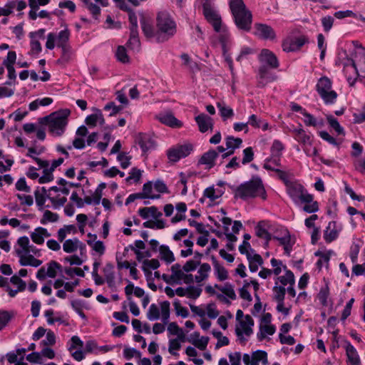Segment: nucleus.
Listing matches in <instances>:
<instances>
[{
	"mask_svg": "<svg viewBox=\"0 0 365 365\" xmlns=\"http://www.w3.org/2000/svg\"><path fill=\"white\" fill-rule=\"evenodd\" d=\"M234 197L247 200L250 198L260 197L262 200L267 199V192L262 179L258 176H253L247 182L242 183L233 189Z\"/></svg>",
	"mask_w": 365,
	"mask_h": 365,
	"instance_id": "1",
	"label": "nucleus"
},
{
	"mask_svg": "<svg viewBox=\"0 0 365 365\" xmlns=\"http://www.w3.org/2000/svg\"><path fill=\"white\" fill-rule=\"evenodd\" d=\"M70 114L71 111L69 109H62L38 118V122L42 125H48V130L51 133L60 136L65 130Z\"/></svg>",
	"mask_w": 365,
	"mask_h": 365,
	"instance_id": "2",
	"label": "nucleus"
},
{
	"mask_svg": "<svg viewBox=\"0 0 365 365\" xmlns=\"http://www.w3.org/2000/svg\"><path fill=\"white\" fill-rule=\"evenodd\" d=\"M230 8L234 17L235 23L239 29L249 31L251 29L252 15L242 0H231Z\"/></svg>",
	"mask_w": 365,
	"mask_h": 365,
	"instance_id": "3",
	"label": "nucleus"
},
{
	"mask_svg": "<svg viewBox=\"0 0 365 365\" xmlns=\"http://www.w3.org/2000/svg\"><path fill=\"white\" fill-rule=\"evenodd\" d=\"M158 31L168 36H173L176 31L175 23L171 19L170 14L166 11H160L158 14L157 18Z\"/></svg>",
	"mask_w": 365,
	"mask_h": 365,
	"instance_id": "4",
	"label": "nucleus"
},
{
	"mask_svg": "<svg viewBox=\"0 0 365 365\" xmlns=\"http://www.w3.org/2000/svg\"><path fill=\"white\" fill-rule=\"evenodd\" d=\"M331 81L327 77L319 78L317 84V91L326 103H333L337 98V93L334 91H330Z\"/></svg>",
	"mask_w": 365,
	"mask_h": 365,
	"instance_id": "5",
	"label": "nucleus"
},
{
	"mask_svg": "<svg viewBox=\"0 0 365 365\" xmlns=\"http://www.w3.org/2000/svg\"><path fill=\"white\" fill-rule=\"evenodd\" d=\"M309 42V38L306 36H301L293 38L287 37L282 41V49L286 52H292L299 50L306 43Z\"/></svg>",
	"mask_w": 365,
	"mask_h": 365,
	"instance_id": "6",
	"label": "nucleus"
},
{
	"mask_svg": "<svg viewBox=\"0 0 365 365\" xmlns=\"http://www.w3.org/2000/svg\"><path fill=\"white\" fill-rule=\"evenodd\" d=\"M203 14L207 21L212 25L214 30L219 32L222 24L220 16L208 4H203Z\"/></svg>",
	"mask_w": 365,
	"mask_h": 365,
	"instance_id": "7",
	"label": "nucleus"
},
{
	"mask_svg": "<svg viewBox=\"0 0 365 365\" xmlns=\"http://www.w3.org/2000/svg\"><path fill=\"white\" fill-rule=\"evenodd\" d=\"M255 34L262 39L273 40L276 37L274 29L269 25L264 24H255Z\"/></svg>",
	"mask_w": 365,
	"mask_h": 365,
	"instance_id": "8",
	"label": "nucleus"
},
{
	"mask_svg": "<svg viewBox=\"0 0 365 365\" xmlns=\"http://www.w3.org/2000/svg\"><path fill=\"white\" fill-rule=\"evenodd\" d=\"M195 120L198 125L199 130L201 133H205L209 129L212 130L213 129V120L209 115L201 113L195 118Z\"/></svg>",
	"mask_w": 365,
	"mask_h": 365,
	"instance_id": "9",
	"label": "nucleus"
},
{
	"mask_svg": "<svg viewBox=\"0 0 365 365\" xmlns=\"http://www.w3.org/2000/svg\"><path fill=\"white\" fill-rule=\"evenodd\" d=\"M218 156V153L215 150H210L205 153L200 160L198 164L205 165L206 168L210 170L215 165V159Z\"/></svg>",
	"mask_w": 365,
	"mask_h": 365,
	"instance_id": "10",
	"label": "nucleus"
},
{
	"mask_svg": "<svg viewBox=\"0 0 365 365\" xmlns=\"http://www.w3.org/2000/svg\"><path fill=\"white\" fill-rule=\"evenodd\" d=\"M158 118L162 123L172 128H180L182 125V122L178 120L173 115L172 112H168L165 114H160Z\"/></svg>",
	"mask_w": 365,
	"mask_h": 365,
	"instance_id": "11",
	"label": "nucleus"
},
{
	"mask_svg": "<svg viewBox=\"0 0 365 365\" xmlns=\"http://www.w3.org/2000/svg\"><path fill=\"white\" fill-rule=\"evenodd\" d=\"M137 143L140 146L143 153L155 147V141L150 135L145 133H139L136 138Z\"/></svg>",
	"mask_w": 365,
	"mask_h": 365,
	"instance_id": "12",
	"label": "nucleus"
},
{
	"mask_svg": "<svg viewBox=\"0 0 365 365\" xmlns=\"http://www.w3.org/2000/svg\"><path fill=\"white\" fill-rule=\"evenodd\" d=\"M262 61H264L270 68H277L279 62L277 56L268 49H262L260 54Z\"/></svg>",
	"mask_w": 365,
	"mask_h": 365,
	"instance_id": "13",
	"label": "nucleus"
},
{
	"mask_svg": "<svg viewBox=\"0 0 365 365\" xmlns=\"http://www.w3.org/2000/svg\"><path fill=\"white\" fill-rule=\"evenodd\" d=\"M17 255L20 257L19 263L22 266L30 265L32 267H37L42 264V261L38 259H36L33 255H22L21 250H16Z\"/></svg>",
	"mask_w": 365,
	"mask_h": 365,
	"instance_id": "14",
	"label": "nucleus"
},
{
	"mask_svg": "<svg viewBox=\"0 0 365 365\" xmlns=\"http://www.w3.org/2000/svg\"><path fill=\"white\" fill-rule=\"evenodd\" d=\"M346 354L347 356V363L351 365H361V361L357 351L349 342H346Z\"/></svg>",
	"mask_w": 365,
	"mask_h": 365,
	"instance_id": "15",
	"label": "nucleus"
},
{
	"mask_svg": "<svg viewBox=\"0 0 365 365\" xmlns=\"http://www.w3.org/2000/svg\"><path fill=\"white\" fill-rule=\"evenodd\" d=\"M140 24L144 35L148 38L153 37L155 34V29L150 19L142 16L140 19Z\"/></svg>",
	"mask_w": 365,
	"mask_h": 365,
	"instance_id": "16",
	"label": "nucleus"
},
{
	"mask_svg": "<svg viewBox=\"0 0 365 365\" xmlns=\"http://www.w3.org/2000/svg\"><path fill=\"white\" fill-rule=\"evenodd\" d=\"M139 215L143 218L147 219L150 216H152L153 218L157 219L162 216V212L158 211V208L155 206L152 207H145L143 208H140L138 210Z\"/></svg>",
	"mask_w": 365,
	"mask_h": 365,
	"instance_id": "17",
	"label": "nucleus"
},
{
	"mask_svg": "<svg viewBox=\"0 0 365 365\" xmlns=\"http://www.w3.org/2000/svg\"><path fill=\"white\" fill-rule=\"evenodd\" d=\"M334 227L335 222H330L324 232V238L327 243L331 242L338 236V232Z\"/></svg>",
	"mask_w": 365,
	"mask_h": 365,
	"instance_id": "18",
	"label": "nucleus"
},
{
	"mask_svg": "<svg viewBox=\"0 0 365 365\" xmlns=\"http://www.w3.org/2000/svg\"><path fill=\"white\" fill-rule=\"evenodd\" d=\"M134 292V294L137 297H142L145 294L144 290L138 287H134L133 284L129 283L125 287V295L128 297V300H131V295Z\"/></svg>",
	"mask_w": 365,
	"mask_h": 365,
	"instance_id": "19",
	"label": "nucleus"
},
{
	"mask_svg": "<svg viewBox=\"0 0 365 365\" xmlns=\"http://www.w3.org/2000/svg\"><path fill=\"white\" fill-rule=\"evenodd\" d=\"M160 258L166 263L170 264L175 261V257L172 251L166 245H161L159 247Z\"/></svg>",
	"mask_w": 365,
	"mask_h": 365,
	"instance_id": "20",
	"label": "nucleus"
},
{
	"mask_svg": "<svg viewBox=\"0 0 365 365\" xmlns=\"http://www.w3.org/2000/svg\"><path fill=\"white\" fill-rule=\"evenodd\" d=\"M130 38L127 46L131 49H138L140 46V42L138 37V29H130Z\"/></svg>",
	"mask_w": 365,
	"mask_h": 365,
	"instance_id": "21",
	"label": "nucleus"
},
{
	"mask_svg": "<svg viewBox=\"0 0 365 365\" xmlns=\"http://www.w3.org/2000/svg\"><path fill=\"white\" fill-rule=\"evenodd\" d=\"M168 330L172 335H177L179 341L182 342L185 341V335L176 322H170L168 324Z\"/></svg>",
	"mask_w": 365,
	"mask_h": 365,
	"instance_id": "22",
	"label": "nucleus"
},
{
	"mask_svg": "<svg viewBox=\"0 0 365 365\" xmlns=\"http://www.w3.org/2000/svg\"><path fill=\"white\" fill-rule=\"evenodd\" d=\"M70 32L66 29L59 32L57 36V46L65 49V46L68 44L69 40Z\"/></svg>",
	"mask_w": 365,
	"mask_h": 365,
	"instance_id": "23",
	"label": "nucleus"
},
{
	"mask_svg": "<svg viewBox=\"0 0 365 365\" xmlns=\"http://www.w3.org/2000/svg\"><path fill=\"white\" fill-rule=\"evenodd\" d=\"M114 266L111 263H107L103 271L106 277V280L108 285H111L115 279Z\"/></svg>",
	"mask_w": 365,
	"mask_h": 365,
	"instance_id": "24",
	"label": "nucleus"
},
{
	"mask_svg": "<svg viewBox=\"0 0 365 365\" xmlns=\"http://www.w3.org/2000/svg\"><path fill=\"white\" fill-rule=\"evenodd\" d=\"M215 287L221 291L224 294L227 296L231 299H236V294L234 291L233 287L230 283H226L224 287H221L218 284H215Z\"/></svg>",
	"mask_w": 365,
	"mask_h": 365,
	"instance_id": "25",
	"label": "nucleus"
},
{
	"mask_svg": "<svg viewBox=\"0 0 365 365\" xmlns=\"http://www.w3.org/2000/svg\"><path fill=\"white\" fill-rule=\"evenodd\" d=\"M326 118L329 126L332 128L338 135H345L344 129L341 127L339 123L334 116L331 115H327Z\"/></svg>",
	"mask_w": 365,
	"mask_h": 365,
	"instance_id": "26",
	"label": "nucleus"
},
{
	"mask_svg": "<svg viewBox=\"0 0 365 365\" xmlns=\"http://www.w3.org/2000/svg\"><path fill=\"white\" fill-rule=\"evenodd\" d=\"M180 264H175L171 267L172 274L170 275V278L174 282L180 283L179 281L182 279V277L184 276V272L180 269Z\"/></svg>",
	"mask_w": 365,
	"mask_h": 365,
	"instance_id": "27",
	"label": "nucleus"
},
{
	"mask_svg": "<svg viewBox=\"0 0 365 365\" xmlns=\"http://www.w3.org/2000/svg\"><path fill=\"white\" fill-rule=\"evenodd\" d=\"M143 270L146 274H150L151 272L148 268H152L153 269H156L160 267V262L157 259H145L143 262Z\"/></svg>",
	"mask_w": 365,
	"mask_h": 365,
	"instance_id": "28",
	"label": "nucleus"
},
{
	"mask_svg": "<svg viewBox=\"0 0 365 365\" xmlns=\"http://www.w3.org/2000/svg\"><path fill=\"white\" fill-rule=\"evenodd\" d=\"M210 266L207 263H203L200 265V267L198 270V272L200 273V275H197L195 277V279L197 282H201L202 281L205 280L206 278H207L208 274L207 273L210 271Z\"/></svg>",
	"mask_w": 365,
	"mask_h": 365,
	"instance_id": "29",
	"label": "nucleus"
},
{
	"mask_svg": "<svg viewBox=\"0 0 365 365\" xmlns=\"http://www.w3.org/2000/svg\"><path fill=\"white\" fill-rule=\"evenodd\" d=\"M79 240L76 238L73 240H67L63 245V250L67 253H71L78 248Z\"/></svg>",
	"mask_w": 365,
	"mask_h": 365,
	"instance_id": "30",
	"label": "nucleus"
},
{
	"mask_svg": "<svg viewBox=\"0 0 365 365\" xmlns=\"http://www.w3.org/2000/svg\"><path fill=\"white\" fill-rule=\"evenodd\" d=\"M217 106L219 108L220 115L224 120H226L234 115L233 110L231 108L226 107L224 103H217Z\"/></svg>",
	"mask_w": 365,
	"mask_h": 365,
	"instance_id": "31",
	"label": "nucleus"
},
{
	"mask_svg": "<svg viewBox=\"0 0 365 365\" xmlns=\"http://www.w3.org/2000/svg\"><path fill=\"white\" fill-rule=\"evenodd\" d=\"M277 279L279 280L281 284L284 286L288 284L289 285H294L295 283L294 275L291 270H286L285 275L278 277Z\"/></svg>",
	"mask_w": 365,
	"mask_h": 365,
	"instance_id": "32",
	"label": "nucleus"
},
{
	"mask_svg": "<svg viewBox=\"0 0 365 365\" xmlns=\"http://www.w3.org/2000/svg\"><path fill=\"white\" fill-rule=\"evenodd\" d=\"M293 132L295 134V139L303 144L309 143L310 137L305 133V131L302 128L294 129Z\"/></svg>",
	"mask_w": 365,
	"mask_h": 365,
	"instance_id": "33",
	"label": "nucleus"
},
{
	"mask_svg": "<svg viewBox=\"0 0 365 365\" xmlns=\"http://www.w3.org/2000/svg\"><path fill=\"white\" fill-rule=\"evenodd\" d=\"M61 270V266L60 264L54 260L51 261L48 264V269L46 271L47 276L51 278H54L56 276V270Z\"/></svg>",
	"mask_w": 365,
	"mask_h": 365,
	"instance_id": "34",
	"label": "nucleus"
},
{
	"mask_svg": "<svg viewBox=\"0 0 365 365\" xmlns=\"http://www.w3.org/2000/svg\"><path fill=\"white\" fill-rule=\"evenodd\" d=\"M259 76L261 78H267V81H274L277 76L271 73L266 66H261L259 68Z\"/></svg>",
	"mask_w": 365,
	"mask_h": 365,
	"instance_id": "35",
	"label": "nucleus"
},
{
	"mask_svg": "<svg viewBox=\"0 0 365 365\" xmlns=\"http://www.w3.org/2000/svg\"><path fill=\"white\" fill-rule=\"evenodd\" d=\"M329 295V289L328 284H326L324 287H322L317 297L321 302L323 306L327 305V298Z\"/></svg>",
	"mask_w": 365,
	"mask_h": 365,
	"instance_id": "36",
	"label": "nucleus"
},
{
	"mask_svg": "<svg viewBox=\"0 0 365 365\" xmlns=\"http://www.w3.org/2000/svg\"><path fill=\"white\" fill-rule=\"evenodd\" d=\"M123 11H126L128 14L129 21L130 24V29H138L137 16L134 11L130 6H128L126 9H123Z\"/></svg>",
	"mask_w": 365,
	"mask_h": 365,
	"instance_id": "37",
	"label": "nucleus"
},
{
	"mask_svg": "<svg viewBox=\"0 0 365 365\" xmlns=\"http://www.w3.org/2000/svg\"><path fill=\"white\" fill-rule=\"evenodd\" d=\"M274 299L277 302H282L284 299L286 289L284 286H274L273 288Z\"/></svg>",
	"mask_w": 365,
	"mask_h": 365,
	"instance_id": "38",
	"label": "nucleus"
},
{
	"mask_svg": "<svg viewBox=\"0 0 365 365\" xmlns=\"http://www.w3.org/2000/svg\"><path fill=\"white\" fill-rule=\"evenodd\" d=\"M116 57L118 60L123 63L129 62V57L127 54L126 49L123 46H119L116 51Z\"/></svg>",
	"mask_w": 365,
	"mask_h": 365,
	"instance_id": "39",
	"label": "nucleus"
},
{
	"mask_svg": "<svg viewBox=\"0 0 365 365\" xmlns=\"http://www.w3.org/2000/svg\"><path fill=\"white\" fill-rule=\"evenodd\" d=\"M284 148V145L279 140H274L271 148L273 157L280 158L282 155L281 152Z\"/></svg>",
	"mask_w": 365,
	"mask_h": 365,
	"instance_id": "40",
	"label": "nucleus"
},
{
	"mask_svg": "<svg viewBox=\"0 0 365 365\" xmlns=\"http://www.w3.org/2000/svg\"><path fill=\"white\" fill-rule=\"evenodd\" d=\"M304 192V187L300 185H294L289 189V194L291 197L293 198H298L302 195V194Z\"/></svg>",
	"mask_w": 365,
	"mask_h": 365,
	"instance_id": "41",
	"label": "nucleus"
},
{
	"mask_svg": "<svg viewBox=\"0 0 365 365\" xmlns=\"http://www.w3.org/2000/svg\"><path fill=\"white\" fill-rule=\"evenodd\" d=\"M242 140L240 138H235L232 136H228L226 138V146L227 148L236 149L238 148L242 144Z\"/></svg>",
	"mask_w": 365,
	"mask_h": 365,
	"instance_id": "42",
	"label": "nucleus"
},
{
	"mask_svg": "<svg viewBox=\"0 0 365 365\" xmlns=\"http://www.w3.org/2000/svg\"><path fill=\"white\" fill-rule=\"evenodd\" d=\"M208 341L209 338L207 336H202L201 339L190 340L189 341L200 350L204 351L207 346Z\"/></svg>",
	"mask_w": 365,
	"mask_h": 365,
	"instance_id": "43",
	"label": "nucleus"
},
{
	"mask_svg": "<svg viewBox=\"0 0 365 365\" xmlns=\"http://www.w3.org/2000/svg\"><path fill=\"white\" fill-rule=\"evenodd\" d=\"M58 219L57 214L51 212L50 210H46L43 213V217L41 220V224H46L47 222H56Z\"/></svg>",
	"mask_w": 365,
	"mask_h": 365,
	"instance_id": "44",
	"label": "nucleus"
},
{
	"mask_svg": "<svg viewBox=\"0 0 365 365\" xmlns=\"http://www.w3.org/2000/svg\"><path fill=\"white\" fill-rule=\"evenodd\" d=\"M87 243L88 245L91 246L93 250L100 255H103L105 252V246L103 242L101 241H97L93 242V240H88Z\"/></svg>",
	"mask_w": 365,
	"mask_h": 365,
	"instance_id": "45",
	"label": "nucleus"
},
{
	"mask_svg": "<svg viewBox=\"0 0 365 365\" xmlns=\"http://www.w3.org/2000/svg\"><path fill=\"white\" fill-rule=\"evenodd\" d=\"M147 317L150 320L158 319L160 317V311L157 305L153 304L150 305L147 313Z\"/></svg>",
	"mask_w": 365,
	"mask_h": 365,
	"instance_id": "46",
	"label": "nucleus"
},
{
	"mask_svg": "<svg viewBox=\"0 0 365 365\" xmlns=\"http://www.w3.org/2000/svg\"><path fill=\"white\" fill-rule=\"evenodd\" d=\"M162 319L166 322L170 317V302L164 301L160 304Z\"/></svg>",
	"mask_w": 365,
	"mask_h": 365,
	"instance_id": "47",
	"label": "nucleus"
},
{
	"mask_svg": "<svg viewBox=\"0 0 365 365\" xmlns=\"http://www.w3.org/2000/svg\"><path fill=\"white\" fill-rule=\"evenodd\" d=\"M243 158L242 163L245 165L252 162L254 159V152L251 147H248L243 150Z\"/></svg>",
	"mask_w": 365,
	"mask_h": 365,
	"instance_id": "48",
	"label": "nucleus"
},
{
	"mask_svg": "<svg viewBox=\"0 0 365 365\" xmlns=\"http://www.w3.org/2000/svg\"><path fill=\"white\" fill-rule=\"evenodd\" d=\"M252 326H249L247 328L245 329L244 331H242L239 327H236L235 333L241 341L244 342L245 341V339L243 336V333L248 336L252 334Z\"/></svg>",
	"mask_w": 365,
	"mask_h": 365,
	"instance_id": "49",
	"label": "nucleus"
},
{
	"mask_svg": "<svg viewBox=\"0 0 365 365\" xmlns=\"http://www.w3.org/2000/svg\"><path fill=\"white\" fill-rule=\"evenodd\" d=\"M173 305L178 316H181L183 318H185L189 315L187 309L185 307H182L178 301L174 302Z\"/></svg>",
	"mask_w": 365,
	"mask_h": 365,
	"instance_id": "50",
	"label": "nucleus"
},
{
	"mask_svg": "<svg viewBox=\"0 0 365 365\" xmlns=\"http://www.w3.org/2000/svg\"><path fill=\"white\" fill-rule=\"evenodd\" d=\"M176 149L179 151L180 158H181L187 156L190 153L192 146L191 144H186L180 145Z\"/></svg>",
	"mask_w": 365,
	"mask_h": 365,
	"instance_id": "51",
	"label": "nucleus"
},
{
	"mask_svg": "<svg viewBox=\"0 0 365 365\" xmlns=\"http://www.w3.org/2000/svg\"><path fill=\"white\" fill-rule=\"evenodd\" d=\"M43 175L38 178V182L41 184L51 182L53 180V172L49 168H46L43 171Z\"/></svg>",
	"mask_w": 365,
	"mask_h": 365,
	"instance_id": "52",
	"label": "nucleus"
},
{
	"mask_svg": "<svg viewBox=\"0 0 365 365\" xmlns=\"http://www.w3.org/2000/svg\"><path fill=\"white\" fill-rule=\"evenodd\" d=\"M215 269L217 272V279L220 281H224L228 278V272L222 265L217 266L215 267Z\"/></svg>",
	"mask_w": 365,
	"mask_h": 365,
	"instance_id": "53",
	"label": "nucleus"
},
{
	"mask_svg": "<svg viewBox=\"0 0 365 365\" xmlns=\"http://www.w3.org/2000/svg\"><path fill=\"white\" fill-rule=\"evenodd\" d=\"M11 315L7 311L0 312V330H1L10 321Z\"/></svg>",
	"mask_w": 365,
	"mask_h": 365,
	"instance_id": "54",
	"label": "nucleus"
},
{
	"mask_svg": "<svg viewBox=\"0 0 365 365\" xmlns=\"http://www.w3.org/2000/svg\"><path fill=\"white\" fill-rule=\"evenodd\" d=\"M10 282L13 284L18 285V289L20 292L24 291L26 289V282L23 281L20 277H18L16 275H14L11 277Z\"/></svg>",
	"mask_w": 365,
	"mask_h": 365,
	"instance_id": "55",
	"label": "nucleus"
},
{
	"mask_svg": "<svg viewBox=\"0 0 365 365\" xmlns=\"http://www.w3.org/2000/svg\"><path fill=\"white\" fill-rule=\"evenodd\" d=\"M18 245L21 247L26 254L31 252V247L29 246V240L27 237H21L17 241Z\"/></svg>",
	"mask_w": 365,
	"mask_h": 365,
	"instance_id": "56",
	"label": "nucleus"
},
{
	"mask_svg": "<svg viewBox=\"0 0 365 365\" xmlns=\"http://www.w3.org/2000/svg\"><path fill=\"white\" fill-rule=\"evenodd\" d=\"M334 21V18L330 16H327L322 18V24L324 30L326 32H328L331 29Z\"/></svg>",
	"mask_w": 365,
	"mask_h": 365,
	"instance_id": "57",
	"label": "nucleus"
},
{
	"mask_svg": "<svg viewBox=\"0 0 365 365\" xmlns=\"http://www.w3.org/2000/svg\"><path fill=\"white\" fill-rule=\"evenodd\" d=\"M264 351L258 350L254 351L252 356V361L250 365H258L259 361L263 359Z\"/></svg>",
	"mask_w": 365,
	"mask_h": 365,
	"instance_id": "58",
	"label": "nucleus"
},
{
	"mask_svg": "<svg viewBox=\"0 0 365 365\" xmlns=\"http://www.w3.org/2000/svg\"><path fill=\"white\" fill-rule=\"evenodd\" d=\"M202 289L196 288L193 286H190L187 288V297L191 299H197L201 294Z\"/></svg>",
	"mask_w": 365,
	"mask_h": 365,
	"instance_id": "59",
	"label": "nucleus"
},
{
	"mask_svg": "<svg viewBox=\"0 0 365 365\" xmlns=\"http://www.w3.org/2000/svg\"><path fill=\"white\" fill-rule=\"evenodd\" d=\"M320 137L324 139V140H327L329 143L336 145L339 147V144L341 143H339L334 137L331 136L327 131H320L319 132Z\"/></svg>",
	"mask_w": 365,
	"mask_h": 365,
	"instance_id": "60",
	"label": "nucleus"
},
{
	"mask_svg": "<svg viewBox=\"0 0 365 365\" xmlns=\"http://www.w3.org/2000/svg\"><path fill=\"white\" fill-rule=\"evenodd\" d=\"M42 344L45 346H53L56 344V336L52 331H47L46 339L42 341Z\"/></svg>",
	"mask_w": 365,
	"mask_h": 365,
	"instance_id": "61",
	"label": "nucleus"
},
{
	"mask_svg": "<svg viewBox=\"0 0 365 365\" xmlns=\"http://www.w3.org/2000/svg\"><path fill=\"white\" fill-rule=\"evenodd\" d=\"M141 178V171L137 168H132L130 176L126 178V181L129 182L130 180H134L135 182H138Z\"/></svg>",
	"mask_w": 365,
	"mask_h": 365,
	"instance_id": "62",
	"label": "nucleus"
},
{
	"mask_svg": "<svg viewBox=\"0 0 365 365\" xmlns=\"http://www.w3.org/2000/svg\"><path fill=\"white\" fill-rule=\"evenodd\" d=\"M200 264V261L189 260L182 267L185 272H189L195 270L198 265Z\"/></svg>",
	"mask_w": 365,
	"mask_h": 365,
	"instance_id": "63",
	"label": "nucleus"
},
{
	"mask_svg": "<svg viewBox=\"0 0 365 365\" xmlns=\"http://www.w3.org/2000/svg\"><path fill=\"white\" fill-rule=\"evenodd\" d=\"M118 160L121 162L120 165L122 168L125 169L130 165V156H126L125 153H120L118 155Z\"/></svg>",
	"mask_w": 365,
	"mask_h": 365,
	"instance_id": "64",
	"label": "nucleus"
}]
</instances>
